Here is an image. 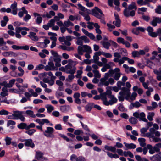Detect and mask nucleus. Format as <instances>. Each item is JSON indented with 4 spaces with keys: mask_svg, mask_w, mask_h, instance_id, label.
I'll use <instances>...</instances> for the list:
<instances>
[{
    "mask_svg": "<svg viewBox=\"0 0 161 161\" xmlns=\"http://www.w3.org/2000/svg\"><path fill=\"white\" fill-rule=\"evenodd\" d=\"M132 55L133 57H140L139 52L138 51H134L132 53Z\"/></svg>",
    "mask_w": 161,
    "mask_h": 161,
    "instance_id": "50",
    "label": "nucleus"
},
{
    "mask_svg": "<svg viewBox=\"0 0 161 161\" xmlns=\"http://www.w3.org/2000/svg\"><path fill=\"white\" fill-rule=\"evenodd\" d=\"M150 159L152 160H159L161 159V157L158 154H156L150 157Z\"/></svg>",
    "mask_w": 161,
    "mask_h": 161,
    "instance_id": "37",
    "label": "nucleus"
},
{
    "mask_svg": "<svg viewBox=\"0 0 161 161\" xmlns=\"http://www.w3.org/2000/svg\"><path fill=\"white\" fill-rule=\"evenodd\" d=\"M155 12L158 14H161V6H158L157 8L155 9Z\"/></svg>",
    "mask_w": 161,
    "mask_h": 161,
    "instance_id": "64",
    "label": "nucleus"
},
{
    "mask_svg": "<svg viewBox=\"0 0 161 161\" xmlns=\"http://www.w3.org/2000/svg\"><path fill=\"white\" fill-rule=\"evenodd\" d=\"M17 127L20 129H24L27 130V125L26 123H21L17 125Z\"/></svg>",
    "mask_w": 161,
    "mask_h": 161,
    "instance_id": "26",
    "label": "nucleus"
},
{
    "mask_svg": "<svg viewBox=\"0 0 161 161\" xmlns=\"http://www.w3.org/2000/svg\"><path fill=\"white\" fill-rule=\"evenodd\" d=\"M77 41L76 42V44L80 46H81L83 43L84 41L85 43H88L89 42V40L85 36H82L77 38Z\"/></svg>",
    "mask_w": 161,
    "mask_h": 161,
    "instance_id": "10",
    "label": "nucleus"
},
{
    "mask_svg": "<svg viewBox=\"0 0 161 161\" xmlns=\"http://www.w3.org/2000/svg\"><path fill=\"white\" fill-rule=\"evenodd\" d=\"M50 27H52L55 25L54 21L53 19H51L47 24Z\"/></svg>",
    "mask_w": 161,
    "mask_h": 161,
    "instance_id": "58",
    "label": "nucleus"
},
{
    "mask_svg": "<svg viewBox=\"0 0 161 161\" xmlns=\"http://www.w3.org/2000/svg\"><path fill=\"white\" fill-rule=\"evenodd\" d=\"M9 113L8 111L4 109L0 110V115H7Z\"/></svg>",
    "mask_w": 161,
    "mask_h": 161,
    "instance_id": "52",
    "label": "nucleus"
},
{
    "mask_svg": "<svg viewBox=\"0 0 161 161\" xmlns=\"http://www.w3.org/2000/svg\"><path fill=\"white\" fill-rule=\"evenodd\" d=\"M36 130L35 129H32L27 131L25 132V133L28 134L30 136L32 135L35 132Z\"/></svg>",
    "mask_w": 161,
    "mask_h": 161,
    "instance_id": "56",
    "label": "nucleus"
},
{
    "mask_svg": "<svg viewBox=\"0 0 161 161\" xmlns=\"http://www.w3.org/2000/svg\"><path fill=\"white\" fill-rule=\"evenodd\" d=\"M8 89L6 87H3L2 89V92L0 93L1 96L4 97L8 95Z\"/></svg>",
    "mask_w": 161,
    "mask_h": 161,
    "instance_id": "29",
    "label": "nucleus"
},
{
    "mask_svg": "<svg viewBox=\"0 0 161 161\" xmlns=\"http://www.w3.org/2000/svg\"><path fill=\"white\" fill-rule=\"evenodd\" d=\"M135 158L138 161H149L147 159L145 158H142L140 156L138 155H135Z\"/></svg>",
    "mask_w": 161,
    "mask_h": 161,
    "instance_id": "39",
    "label": "nucleus"
},
{
    "mask_svg": "<svg viewBox=\"0 0 161 161\" xmlns=\"http://www.w3.org/2000/svg\"><path fill=\"white\" fill-rule=\"evenodd\" d=\"M24 145L25 146L30 147L31 148H33L35 147V144L32 142V140L31 139H26Z\"/></svg>",
    "mask_w": 161,
    "mask_h": 161,
    "instance_id": "15",
    "label": "nucleus"
},
{
    "mask_svg": "<svg viewBox=\"0 0 161 161\" xmlns=\"http://www.w3.org/2000/svg\"><path fill=\"white\" fill-rule=\"evenodd\" d=\"M151 138H153V141L155 142H161V138H158L155 137L153 136V137H151Z\"/></svg>",
    "mask_w": 161,
    "mask_h": 161,
    "instance_id": "54",
    "label": "nucleus"
},
{
    "mask_svg": "<svg viewBox=\"0 0 161 161\" xmlns=\"http://www.w3.org/2000/svg\"><path fill=\"white\" fill-rule=\"evenodd\" d=\"M115 20L113 22V24L117 27H119L120 26L121 20L119 19V17L118 14H114Z\"/></svg>",
    "mask_w": 161,
    "mask_h": 161,
    "instance_id": "12",
    "label": "nucleus"
},
{
    "mask_svg": "<svg viewBox=\"0 0 161 161\" xmlns=\"http://www.w3.org/2000/svg\"><path fill=\"white\" fill-rule=\"evenodd\" d=\"M117 41L118 43H122L123 44L124 43V42H125L124 39L122 37H118L117 39Z\"/></svg>",
    "mask_w": 161,
    "mask_h": 161,
    "instance_id": "59",
    "label": "nucleus"
},
{
    "mask_svg": "<svg viewBox=\"0 0 161 161\" xmlns=\"http://www.w3.org/2000/svg\"><path fill=\"white\" fill-rule=\"evenodd\" d=\"M125 147L127 149H135L136 148V145L133 143H127L125 142L124 143Z\"/></svg>",
    "mask_w": 161,
    "mask_h": 161,
    "instance_id": "21",
    "label": "nucleus"
},
{
    "mask_svg": "<svg viewBox=\"0 0 161 161\" xmlns=\"http://www.w3.org/2000/svg\"><path fill=\"white\" fill-rule=\"evenodd\" d=\"M26 114L28 115H30L32 118H34L36 117V115L34 114L33 111L31 110H26L25 112Z\"/></svg>",
    "mask_w": 161,
    "mask_h": 161,
    "instance_id": "43",
    "label": "nucleus"
},
{
    "mask_svg": "<svg viewBox=\"0 0 161 161\" xmlns=\"http://www.w3.org/2000/svg\"><path fill=\"white\" fill-rule=\"evenodd\" d=\"M60 47L63 50H67L68 51H70L74 50V48L72 47H67L65 46H60Z\"/></svg>",
    "mask_w": 161,
    "mask_h": 161,
    "instance_id": "44",
    "label": "nucleus"
},
{
    "mask_svg": "<svg viewBox=\"0 0 161 161\" xmlns=\"http://www.w3.org/2000/svg\"><path fill=\"white\" fill-rule=\"evenodd\" d=\"M92 72L94 73V76L95 77L100 78L101 77V75L98 70H93Z\"/></svg>",
    "mask_w": 161,
    "mask_h": 161,
    "instance_id": "49",
    "label": "nucleus"
},
{
    "mask_svg": "<svg viewBox=\"0 0 161 161\" xmlns=\"http://www.w3.org/2000/svg\"><path fill=\"white\" fill-rule=\"evenodd\" d=\"M103 47L105 48L108 49L111 44L109 42L103 41L101 42Z\"/></svg>",
    "mask_w": 161,
    "mask_h": 161,
    "instance_id": "36",
    "label": "nucleus"
},
{
    "mask_svg": "<svg viewBox=\"0 0 161 161\" xmlns=\"http://www.w3.org/2000/svg\"><path fill=\"white\" fill-rule=\"evenodd\" d=\"M24 95L28 100H30V97H31L32 95L27 92L24 93Z\"/></svg>",
    "mask_w": 161,
    "mask_h": 161,
    "instance_id": "60",
    "label": "nucleus"
},
{
    "mask_svg": "<svg viewBox=\"0 0 161 161\" xmlns=\"http://www.w3.org/2000/svg\"><path fill=\"white\" fill-rule=\"evenodd\" d=\"M44 154L40 151H36L35 158L37 160L41 161H47L48 159L43 156Z\"/></svg>",
    "mask_w": 161,
    "mask_h": 161,
    "instance_id": "11",
    "label": "nucleus"
},
{
    "mask_svg": "<svg viewBox=\"0 0 161 161\" xmlns=\"http://www.w3.org/2000/svg\"><path fill=\"white\" fill-rule=\"evenodd\" d=\"M154 115V112L149 113L147 116V118L150 121H152L153 120V117Z\"/></svg>",
    "mask_w": 161,
    "mask_h": 161,
    "instance_id": "45",
    "label": "nucleus"
},
{
    "mask_svg": "<svg viewBox=\"0 0 161 161\" xmlns=\"http://www.w3.org/2000/svg\"><path fill=\"white\" fill-rule=\"evenodd\" d=\"M152 1L151 0H138L137 1V3L140 6L145 5L148 2Z\"/></svg>",
    "mask_w": 161,
    "mask_h": 161,
    "instance_id": "25",
    "label": "nucleus"
},
{
    "mask_svg": "<svg viewBox=\"0 0 161 161\" xmlns=\"http://www.w3.org/2000/svg\"><path fill=\"white\" fill-rule=\"evenodd\" d=\"M0 85L4 86H5L4 87H6V88L7 87L10 88L12 87L9 83H7L5 81L3 82V83H0Z\"/></svg>",
    "mask_w": 161,
    "mask_h": 161,
    "instance_id": "46",
    "label": "nucleus"
},
{
    "mask_svg": "<svg viewBox=\"0 0 161 161\" xmlns=\"http://www.w3.org/2000/svg\"><path fill=\"white\" fill-rule=\"evenodd\" d=\"M64 26L68 28L70 26H73L74 24L71 22L70 20H68L64 22Z\"/></svg>",
    "mask_w": 161,
    "mask_h": 161,
    "instance_id": "35",
    "label": "nucleus"
},
{
    "mask_svg": "<svg viewBox=\"0 0 161 161\" xmlns=\"http://www.w3.org/2000/svg\"><path fill=\"white\" fill-rule=\"evenodd\" d=\"M148 128H147L143 127L141 128L140 130L141 132L140 136L142 137H148V136L147 135V133H145L148 130Z\"/></svg>",
    "mask_w": 161,
    "mask_h": 161,
    "instance_id": "22",
    "label": "nucleus"
},
{
    "mask_svg": "<svg viewBox=\"0 0 161 161\" xmlns=\"http://www.w3.org/2000/svg\"><path fill=\"white\" fill-rule=\"evenodd\" d=\"M83 133V132L82 130H76L74 132V134L75 135L82 134Z\"/></svg>",
    "mask_w": 161,
    "mask_h": 161,
    "instance_id": "61",
    "label": "nucleus"
},
{
    "mask_svg": "<svg viewBox=\"0 0 161 161\" xmlns=\"http://www.w3.org/2000/svg\"><path fill=\"white\" fill-rule=\"evenodd\" d=\"M81 30L83 32L85 35L88 36L90 39L92 40L95 39V36L92 33H89L87 30L83 28H82Z\"/></svg>",
    "mask_w": 161,
    "mask_h": 161,
    "instance_id": "14",
    "label": "nucleus"
},
{
    "mask_svg": "<svg viewBox=\"0 0 161 161\" xmlns=\"http://www.w3.org/2000/svg\"><path fill=\"white\" fill-rule=\"evenodd\" d=\"M17 3L14 1V3L12 4L10 6V8L12 9V13L14 15H16L17 12Z\"/></svg>",
    "mask_w": 161,
    "mask_h": 161,
    "instance_id": "13",
    "label": "nucleus"
},
{
    "mask_svg": "<svg viewBox=\"0 0 161 161\" xmlns=\"http://www.w3.org/2000/svg\"><path fill=\"white\" fill-rule=\"evenodd\" d=\"M54 129L53 127H47L46 130L43 131V134L47 137L53 138L54 137Z\"/></svg>",
    "mask_w": 161,
    "mask_h": 161,
    "instance_id": "8",
    "label": "nucleus"
},
{
    "mask_svg": "<svg viewBox=\"0 0 161 161\" xmlns=\"http://www.w3.org/2000/svg\"><path fill=\"white\" fill-rule=\"evenodd\" d=\"M107 95L108 96V97L113 95H112V92L111 90L107 89L105 92L100 94L101 100L103 101V98L105 97V98H107Z\"/></svg>",
    "mask_w": 161,
    "mask_h": 161,
    "instance_id": "16",
    "label": "nucleus"
},
{
    "mask_svg": "<svg viewBox=\"0 0 161 161\" xmlns=\"http://www.w3.org/2000/svg\"><path fill=\"white\" fill-rule=\"evenodd\" d=\"M129 121L133 124H136L137 123V120L136 118L132 117L129 119Z\"/></svg>",
    "mask_w": 161,
    "mask_h": 161,
    "instance_id": "51",
    "label": "nucleus"
},
{
    "mask_svg": "<svg viewBox=\"0 0 161 161\" xmlns=\"http://www.w3.org/2000/svg\"><path fill=\"white\" fill-rule=\"evenodd\" d=\"M93 103H90L86 105L85 107V109L87 111H90L92 109V107L94 105Z\"/></svg>",
    "mask_w": 161,
    "mask_h": 161,
    "instance_id": "40",
    "label": "nucleus"
},
{
    "mask_svg": "<svg viewBox=\"0 0 161 161\" xmlns=\"http://www.w3.org/2000/svg\"><path fill=\"white\" fill-rule=\"evenodd\" d=\"M79 13L80 14L84 17V19L86 21H89L90 20L91 18L88 15L86 14H88L86 12L84 11H79Z\"/></svg>",
    "mask_w": 161,
    "mask_h": 161,
    "instance_id": "20",
    "label": "nucleus"
},
{
    "mask_svg": "<svg viewBox=\"0 0 161 161\" xmlns=\"http://www.w3.org/2000/svg\"><path fill=\"white\" fill-rule=\"evenodd\" d=\"M138 141L139 142L141 146L144 147L146 146V143H145L146 140L143 138H140L138 139Z\"/></svg>",
    "mask_w": 161,
    "mask_h": 161,
    "instance_id": "32",
    "label": "nucleus"
},
{
    "mask_svg": "<svg viewBox=\"0 0 161 161\" xmlns=\"http://www.w3.org/2000/svg\"><path fill=\"white\" fill-rule=\"evenodd\" d=\"M68 61L69 63L65 66V72L67 74H74L75 72L76 68L71 64V62H72L71 59H69Z\"/></svg>",
    "mask_w": 161,
    "mask_h": 161,
    "instance_id": "7",
    "label": "nucleus"
},
{
    "mask_svg": "<svg viewBox=\"0 0 161 161\" xmlns=\"http://www.w3.org/2000/svg\"><path fill=\"white\" fill-rule=\"evenodd\" d=\"M156 131L153 128H151L149 129V132L147 133L148 137L151 138V137H153L154 136V134Z\"/></svg>",
    "mask_w": 161,
    "mask_h": 161,
    "instance_id": "27",
    "label": "nucleus"
},
{
    "mask_svg": "<svg viewBox=\"0 0 161 161\" xmlns=\"http://www.w3.org/2000/svg\"><path fill=\"white\" fill-rule=\"evenodd\" d=\"M147 147L149 149V152L150 154H152L155 153V151L153 148L152 145L149 144L148 145H147Z\"/></svg>",
    "mask_w": 161,
    "mask_h": 161,
    "instance_id": "42",
    "label": "nucleus"
},
{
    "mask_svg": "<svg viewBox=\"0 0 161 161\" xmlns=\"http://www.w3.org/2000/svg\"><path fill=\"white\" fill-rule=\"evenodd\" d=\"M70 108L69 106H63L60 108V110L63 112H66L69 111Z\"/></svg>",
    "mask_w": 161,
    "mask_h": 161,
    "instance_id": "33",
    "label": "nucleus"
},
{
    "mask_svg": "<svg viewBox=\"0 0 161 161\" xmlns=\"http://www.w3.org/2000/svg\"><path fill=\"white\" fill-rule=\"evenodd\" d=\"M13 116H14L15 119H18L19 117L20 116L21 114H22V112L20 111H14L13 112Z\"/></svg>",
    "mask_w": 161,
    "mask_h": 161,
    "instance_id": "30",
    "label": "nucleus"
},
{
    "mask_svg": "<svg viewBox=\"0 0 161 161\" xmlns=\"http://www.w3.org/2000/svg\"><path fill=\"white\" fill-rule=\"evenodd\" d=\"M109 77H111L110 74L108 72L105 74L103 78H101L100 80V84H101L102 83L104 82L106 80H108V78Z\"/></svg>",
    "mask_w": 161,
    "mask_h": 161,
    "instance_id": "24",
    "label": "nucleus"
},
{
    "mask_svg": "<svg viewBox=\"0 0 161 161\" xmlns=\"http://www.w3.org/2000/svg\"><path fill=\"white\" fill-rule=\"evenodd\" d=\"M16 122L13 120H9L7 121V126L10 127L11 129H13L15 128V125H16Z\"/></svg>",
    "mask_w": 161,
    "mask_h": 161,
    "instance_id": "19",
    "label": "nucleus"
},
{
    "mask_svg": "<svg viewBox=\"0 0 161 161\" xmlns=\"http://www.w3.org/2000/svg\"><path fill=\"white\" fill-rule=\"evenodd\" d=\"M94 27L96 28V33L98 34H101L102 33L101 31L99 29L100 26L98 25V23H95L94 25Z\"/></svg>",
    "mask_w": 161,
    "mask_h": 161,
    "instance_id": "38",
    "label": "nucleus"
},
{
    "mask_svg": "<svg viewBox=\"0 0 161 161\" xmlns=\"http://www.w3.org/2000/svg\"><path fill=\"white\" fill-rule=\"evenodd\" d=\"M124 156L125 157H127L129 156L131 158H133L134 157V155L130 151L124 152Z\"/></svg>",
    "mask_w": 161,
    "mask_h": 161,
    "instance_id": "41",
    "label": "nucleus"
},
{
    "mask_svg": "<svg viewBox=\"0 0 161 161\" xmlns=\"http://www.w3.org/2000/svg\"><path fill=\"white\" fill-rule=\"evenodd\" d=\"M128 58L126 57H123L121 59H119V64L121 65V64H123L125 61H126L128 59Z\"/></svg>",
    "mask_w": 161,
    "mask_h": 161,
    "instance_id": "48",
    "label": "nucleus"
},
{
    "mask_svg": "<svg viewBox=\"0 0 161 161\" xmlns=\"http://www.w3.org/2000/svg\"><path fill=\"white\" fill-rule=\"evenodd\" d=\"M78 6L80 10L85 12L89 14H91L99 19H101L104 16L102 11L97 7H95L94 9L91 10L86 8L80 4H78Z\"/></svg>",
    "mask_w": 161,
    "mask_h": 161,
    "instance_id": "1",
    "label": "nucleus"
},
{
    "mask_svg": "<svg viewBox=\"0 0 161 161\" xmlns=\"http://www.w3.org/2000/svg\"><path fill=\"white\" fill-rule=\"evenodd\" d=\"M77 51L78 54L80 55H83V52L92 53V50L91 47L87 45H82L81 46H78Z\"/></svg>",
    "mask_w": 161,
    "mask_h": 161,
    "instance_id": "6",
    "label": "nucleus"
},
{
    "mask_svg": "<svg viewBox=\"0 0 161 161\" xmlns=\"http://www.w3.org/2000/svg\"><path fill=\"white\" fill-rule=\"evenodd\" d=\"M114 83V79L113 78H110L108 79V80H106L104 82L102 83L101 85H104L106 86H108L109 84L111 85H113Z\"/></svg>",
    "mask_w": 161,
    "mask_h": 161,
    "instance_id": "17",
    "label": "nucleus"
},
{
    "mask_svg": "<svg viewBox=\"0 0 161 161\" xmlns=\"http://www.w3.org/2000/svg\"><path fill=\"white\" fill-rule=\"evenodd\" d=\"M78 157L75 154H73L70 156V159L71 161H76Z\"/></svg>",
    "mask_w": 161,
    "mask_h": 161,
    "instance_id": "62",
    "label": "nucleus"
},
{
    "mask_svg": "<svg viewBox=\"0 0 161 161\" xmlns=\"http://www.w3.org/2000/svg\"><path fill=\"white\" fill-rule=\"evenodd\" d=\"M108 97L110 99L108 101L107 98H103V104L106 106L112 105L117 102V99L113 95L108 96Z\"/></svg>",
    "mask_w": 161,
    "mask_h": 161,
    "instance_id": "5",
    "label": "nucleus"
},
{
    "mask_svg": "<svg viewBox=\"0 0 161 161\" xmlns=\"http://www.w3.org/2000/svg\"><path fill=\"white\" fill-rule=\"evenodd\" d=\"M36 45L38 47L41 48H45L43 42H37L36 43Z\"/></svg>",
    "mask_w": 161,
    "mask_h": 161,
    "instance_id": "55",
    "label": "nucleus"
},
{
    "mask_svg": "<svg viewBox=\"0 0 161 161\" xmlns=\"http://www.w3.org/2000/svg\"><path fill=\"white\" fill-rule=\"evenodd\" d=\"M136 7L134 2H132L131 4L129 5L127 8H126L124 11L123 14L124 16L126 17L129 16L133 17L135 15V11L132 10L134 9L136 10Z\"/></svg>",
    "mask_w": 161,
    "mask_h": 161,
    "instance_id": "3",
    "label": "nucleus"
},
{
    "mask_svg": "<svg viewBox=\"0 0 161 161\" xmlns=\"http://www.w3.org/2000/svg\"><path fill=\"white\" fill-rule=\"evenodd\" d=\"M159 71L156 69H154L153 70L154 73L157 75H161V67L159 69Z\"/></svg>",
    "mask_w": 161,
    "mask_h": 161,
    "instance_id": "63",
    "label": "nucleus"
},
{
    "mask_svg": "<svg viewBox=\"0 0 161 161\" xmlns=\"http://www.w3.org/2000/svg\"><path fill=\"white\" fill-rule=\"evenodd\" d=\"M122 91L119 92L118 98L119 101H123L125 98L128 100L130 96V90L128 88L123 87Z\"/></svg>",
    "mask_w": 161,
    "mask_h": 161,
    "instance_id": "2",
    "label": "nucleus"
},
{
    "mask_svg": "<svg viewBox=\"0 0 161 161\" xmlns=\"http://www.w3.org/2000/svg\"><path fill=\"white\" fill-rule=\"evenodd\" d=\"M121 75L120 73H115L114 76V79L116 80H118L120 77Z\"/></svg>",
    "mask_w": 161,
    "mask_h": 161,
    "instance_id": "53",
    "label": "nucleus"
},
{
    "mask_svg": "<svg viewBox=\"0 0 161 161\" xmlns=\"http://www.w3.org/2000/svg\"><path fill=\"white\" fill-rule=\"evenodd\" d=\"M153 20L150 24L153 26H156L157 25V23H159V17H153Z\"/></svg>",
    "mask_w": 161,
    "mask_h": 161,
    "instance_id": "28",
    "label": "nucleus"
},
{
    "mask_svg": "<svg viewBox=\"0 0 161 161\" xmlns=\"http://www.w3.org/2000/svg\"><path fill=\"white\" fill-rule=\"evenodd\" d=\"M133 116L136 118L140 119V120L147 122V128L148 129L153 125L152 122H148L147 120L145 118V115L143 112H141L139 114L138 112H136L133 114Z\"/></svg>",
    "mask_w": 161,
    "mask_h": 161,
    "instance_id": "4",
    "label": "nucleus"
},
{
    "mask_svg": "<svg viewBox=\"0 0 161 161\" xmlns=\"http://www.w3.org/2000/svg\"><path fill=\"white\" fill-rule=\"evenodd\" d=\"M45 107L47 109L48 113H50L52 111L54 110V107L50 104H47L45 105Z\"/></svg>",
    "mask_w": 161,
    "mask_h": 161,
    "instance_id": "31",
    "label": "nucleus"
},
{
    "mask_svg": "<svg viewBox=\"0 0 161 161\" xmlns=\"http://www.w3.org/2000/svg\"><path fill=\"white\" fill-rule=\"evenodd\" d=\"M6 142V145H9L11 144L12 142V138L10 137L7 136L5 138V139Z\"/></svg>",
    "mask_w": 161,
    "mask_h": 161,
    "instance_id": "47",
    "label": "nucleus"
},
{
    "mask_svg": "<svg viewBox=\"0 0 161 161\" xmlns=\"http://www.w3.org/2000/svg\"><path fill=\"white\" fill-rule=\"evenodd\" d=\"M87 24L88 25H87V27L90 29H93V26H94V23L92 22H87Z\"/></svg>",
    "mask_w": 161,
    "mask_h": 161,
    "instance_id": "57",
    "label": "nucleus"
},
{
    "mask_svg": "<svg viewBox=\"0 0 161 161\" xmlns=\"http://www.w3.org/2000/svg\"><path fill=\"white\" fill-rule=\"evenodd\" d=\"M155 152H158L160 151V149L161 148V143H159L156 144L153 147Z\"/></svg>",
    "mask_w": 161,
    "mask_h": 161,
    "instance_id": "34",
    "label": "nucleus"
},
{
    "mask_svg": "<svg viewBox=\"0 0 161 161\" xmlns=\"http://www.w3.org/2000/svg\"><path fill=\"white\" fill-rule=\"evenodd\" d=\"M123 147V144L120 142H117L114 146H109L108 145H105L104 146L105 149L108 151H111L113 153L116 152V147L121 148Z\"/></svg>",
    "mask_w": 161,
    "mask_h": 161,
    "instance_id": "9",
    "label": "nucleus"
},
{
    "mask_svg": "<svg viewBox=\"0 0 161 161\" xmlns=\"http://www.w3.org/2000/svg\"><path fill=\"white\" fill-rule=\"evenodd\" d=\"M29 34H30L28 35V36L32 41H37L38 40L39 38L37 36H36V33L32 32H30L29 33Z\"/></svg>",
    "mask_w": 161,
    "mask_h": 161,
    "instance_id": "18",
    "label": "nucleus"
},
{
    "mask_svg": "<svg viewBox=\"0 0 161 161\" xmlns=\"http://www.w3.org/2000/svg\"><path fill=\"white\" fill-rule=\"evenodd\" d=\"M20 10H21V11L18 13V15L20 18L22 17L23 16L24 14H28L27 11L26 10L25 8L24 7H22Z\"/></svg>",
    "mask_w": 161,
    "mask_h": 161,
    "instance_id": "23",
    "label": "nucleus"
}]
</instances>
